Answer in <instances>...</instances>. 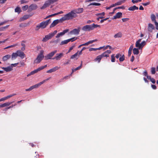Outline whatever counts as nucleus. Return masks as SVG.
Masks as SVG:
<instances>
[{
    "label": "nucleus",
    "mask_w": 158,
    "mask_h": 158,
    "mask_svg": "<svg viewBox=\"0 0 158 158\" xmlns=\"http://www.w3.org/2000/svg\"><path fill=\"white\" fill-rule=\"evenodd\" d=\"M60 40L59 39H57V40L53 41L52 42L55 44H57L58 42L60 41Z\"/></svg>",
    "instance_id": "69168bd1"
},
{
    "label": "nucleus",
    "mask_w": 158,
    "mask_h": 158,
    "mask_svg": "<svg viewBox=\"0 0 158 158\" xmlns=\"http://www.w3.org/2000/svg\"><path fill=\"white\" fill-rule=\"evenodd\" d=\"M155 24L156 25V29L158 30V23L156 21H155Z\"/></svg>",
    "instance_id": "338daca9"
},
{
    "label": "nucleus",
    "mask_w": 158,
    "mask_h": 158,
    "mask_svg": "<svg viewBox=\"0 0 158 158\" xmlns=\"http://www.w3.org/2000/svg\"><path fill=\"white\" fill-rule=\"evenodd\" d=\"M121 54L120 53H118V54H117L116 56H115V57L117 58V59H118V58L119 57H120V56H121Z\"/></svg>",
    "instance_id": "13d9d810"
},
{
    "label": "nucleus",
    "mask_w": 158,
    "mask_h": 158,
    "mask_svg": "<svg viewBox=\"0 0 158 158\" xmlns=\"http://www.w3.org/2000/svg\"><path fill=\"white\" fill-rule=\"evenodd\" d=\"M77 39V38H75V37H73L69 39H68L69 42L70 41L73 42L74 40H76Z\"/></svg>",
    "instance_id": "de8ad7c7"
},
{
    "label": "nucleus",
    "mask_w": 158,
    "mask_h": 158,
    "mask_svg": "<svg viewBox=\"0 0 158 158\" xmlns=\"http://www.w3.org/2000/svg\"><path fill=\"white\" fill-rule=\"evenodd\" d=\"M19 63L20 64V66H24L25 65V64L24 62L23 61L20 62Z\"/></svg>",
    "instance_id": "0e129e2a"
},
{
    "label": "nucleus",
    "mask_w": 158,
    "mask_h": 158,
    "mask_svg": "<svg viewBox=\"0 0 158 158\" xmlns=\"http://www.w3.org/2000/svg\"><path fill=\"white\" fill-rule=\"evenodd\" d=\"M57 33V31L55 30L53 32H51L48 34L45 35V37L43 38L42 40V41L45 42L48 40L51 39Z\"/></svg>",
    "instance_id": "39448f33"
},
{
    "label": "nucleus",
    "mask_w": 158,
    "mask_h": 158,
    "mask_svg": "<svg viewBox=\"0 0 158 158\" xmlns=\"http://www.w3.org/2000/svg\"><path fill=\"white\" fill-rule=\"evenodd\" d=\"M11 56L12 59L13 58L16 59L18 56L17 52H16L13 53L11 55Z\"/></svg>",
    "instance_id": "c85d7f7f"
},
{
    "label": "nucleus",
    "mask_w": 158,
    "mask_h": 158,
    "mask_svg": "<svg viewBox=\"0 0 158 158\" xmlns=\"http://www.w3.org/2000/svg\"><path fill=\"white\" fill-rule=\"evenodd\" d=\"M97 41L98 40L97 39H95L94 40L89 41H88V43H89V44H90L93 43L94 42Z\"/></svg>",
    "instance_id": "603ef678"
},
{
    "label": "nucleus",
    "mask_w": 158,
    "mask_h": 158,
    "mask_svg": "<svg viewBox=\"0 0 158 158\" xmlns=\"http://www.w3.org/2000/svg\"><path fill=\"white\" fill-rule=\"evenodd\" d=\"M79 51H78L76 53H75L74 54L72 55L70 57L71 59H73L74 58H76L77 56H78V57H79V55L78 54Z\"/></svg>",
    "instance_id": "5701e85b"
},
{
    "label": "nucleus",
    "mask_w": 158,
    "mask_h": 158,
    "mask_svg": "<svg viewBox=\"0 0 158 158\" xmlns=\"http://www.w3.org/2000/svg\"><path fill=\"white\" fill-rule=\"evenodd\" d=\"M56 15V14H55H55H52V15H49L47 16L44 19H48V18H49L51 17H52L55 16Z\"/></svg>",
    "instance_id": "3c124183"
},
{
    "label": "nucleus",
    "mask_w": 158,
    "mask_h": 158,
    "mask_svg": "<svg viewBox=\"0 0 158 158\" xmlns=\"http://www.w3.org/2000/svg\"><path fill=\"white\" fill-rule=\"evenodd\" d=\"M20 2H21V4H23V3H27L28 2L27 1L24 0H21Z\"/></svg>",
    "instance_id": "052dcab7"
},
{
    "label": "nucleus",
    "mask_w": 158,
    "mask_h": 158,
    "mask_svg": "<svg viewBox=\"0 0 158 158\" xmlns=\"http://www.w3.org/2000/svg\"><path fill=\"white\" fill-rule=\"evenodd\" d=\"M9 25H7L6 26L0 27V31H5V29L9 27Z\"/></svg>",
    "instance_id": "c9c22d12"
},
{
    "label": "nucleus",
    "mask_w": 158,
    "mask_h": 158,
    "mask_svg": "<svg viewBox=\"0 0 158 158\" xmlns=\"http://www.w3.org/2000/svg\"><path fill=\"white\" fill-rule=\"evenodd\" d=\"M60 68L58 66H56L53 68L48 70L47 73H52L55 72L56 71L58 70Z\"/></svg>",
    "instance_id": "dca6fc26"
},
{
    "label": "nucleus",
    "mask_w": 158,
    "mask_h": 158,
    "mask_svg": "<svg viewBox=\"0 0 158 158\" xmlns=\"http://www.w3.org/2000/svg\"><path fill=\"white\" fill-rule=\"evenodd\" d=\"M80 30V27H78L77 29H74L70 31V33L72 35H78L79 33Z\"/></svg>",
    "instance_id": "1a4fd4ad"
},
{
    "label": "nucleus",
    "mask_w": 158,
    "mask_h": 158,
    "mask_svg": "<svg viewBox=\"0 0 158 158\" xmlns=\"http://www.w3.org/2000/svg\"><path fill=\"white\" fill-rule=\"evenodd\" d=\"M37 72H38V71H37V69H35V70L31 72L30 73L28 74L27 75V77L29 76H30L33 75V74L35 73H36Z\"/></svg>",
    "instance_id": "72a5a7b5"
},
{
    "label": "nucleus",
    "mask_w": 158,
    "mask_h": 158,
    "mask_svg": "<svg viewBox=\"0 0 158 158\" xmlns=\"http://www.w3.org/2000/svg\"><path fill=\"white\" fill-rule=\"evenodd\" d=\"M7 99V98L6 97V96L5 97H3V98H1V99H0V102H1L2 101H5V100H6Z\"/></svg>",
    "instance_id": "6e6d98bb"
},
{
    "label": "nucleus",
    "mask_w": 158,
    "mask_h": 158,
    "mask_svg": "<svg viewBox=\"0 0 158 158\" xmlns=\"http://www.w3.org/2000/svg\"><path fill=\"white\" fill-rule=\"evenodd\" d=\"M69 43L68 40L62 41L60 44L61 45L67 44Z\"/></svg>",
    "instance_id": "c756f323"
},
{
    "label": "nucleus",
    "mask_w": 158,
    "mask_h": 158,
    "mask_svg": "<svg viewBox=\"0 0 158 158\" xmlns=\"http://www.w3.org/2000/svg\"><path fill=\"white\" fill-rule=\"evenodd\" d=\"M102 57L100 56V55L98 56L94 60L95 61H98V63H100V62L101 60L102 59Z\"/></svg>",
    "instance_id": "393cba45"
},
{
    "label": "nucleus",
    "mask_w": 158,
    "mask_h": 158,
    "mask_svg": "<svg viewBox=\"0 0 158 158\" xmlns=\"http://www.w3.org/2000/svg\"><path fill=\"white\" fill-rule=\"evenodd\" d=\"M16 95V94H11V95H10L7 96L6 97L7 98V99H8V98H10L15 95Z\"/></svg>",
    "instance_id": "5fc2aeb1"
},
{
    "label": "nucleus",
    "mask_w": 158,
    "mask_h": 158,
    "mask_svg": "<svg viewBox=\"0 0 158 158\" xmlns=\"http://www.w3.org/2000/svg\"><path fill=\"white\" fill-rule=\"evenodd\" d=\"M10 56H11L10 55H7L4 56L2 58V60L3 61H6L8 59L10 58Z\"/></svg>",
    "instance_id": "412c9836"
},
{
    "label": "nucleus",
    "mask_w": 158,
    "mask_h": 158,
    "mask_svg": "<svg viewBox=\"0 0 158 158\" xmlns=\"http://www.w3.org/2000/svg\"><path fill=\"white\" fill-rule=\"evenodd\" d=\"M151 73L152 74H154L156 73L155 68L154 67H152L151 69Z\"/></svg>",
    "instance_id": "c03bdc74"
},
{
    "label": "nucleus",
    "mask_w": 158,
    "mask_h": 158,
    "mask_svg": "<svg viewBox=\"0 0 158 158\" xmlns=\"http://www.w3.org/2000/svg\"><path fill=\"white\" fill-rule=\"evenodd\" d=\"M82 65V63H81L80 66L76 68L75 69H73L72 70V72H74L76 71H77V70H78L80 69L81 68Z\"/></svg>",
    "instance_id": "ea45409f"
},
{
    "label": "nucleus",
    "mask_w": 158,
    "mask_h": 158,
    "mask_svg": "<svg viewBox=\"0 0 158 158\" xmlns=\"http://www.w3.org/2000/svg\"><path fill=\"white\" fill-rule=\"evenodd\" d=\"M138 9L139 8L138 7L134 5L129 7L128 9V10L130 11H134L135 10H138Z\"/></svg>",
    "instance_id": "6ab92c4d"
},
{
    "label": "nucleus",
    "mask_w": 158,
    "mask_h": 158,
    "mask_svg": "<svg viewBox=\"0 0 158 158\" xmlns=\"http://www.w3.org/2000/svg\"><path fill=\"white\" fill-rule=\"evenodd\" d=\"M59 0H49L47 1L49 6L52 4H53L54 2L58 1Z\"/></svg>",
    "instance_id": "a878e982"
},
{
    "label": "nucleus",
    "mask_w": 158,
    "mask_h": 158,
    "mask_svg": "<svg viewBox=\"0 0 158 158\" xmlns=\"http://www.w3.org/2000/svg\"><path fill=\"white\" fill-rule=\"evenodd\" d=\"M1 68L6 72H10L13 70V67L10 66H8L7 67H2Z\"/></svg>",
    "instance_id": "2eb2a0df"
},
{
    "label": "nucleus",
    "mask_w": 158,
    "mask_h": 158,
    "mask_svg": "<svg viewBox=\"0 0 158 158\" xmlns=\"http://www.w3.org/2000/svg\"><path fill=\"white\" fill-rule=\"evenodd\" d=\"M57 52V50H55L50 53H49L47 55L45 56L44 57L45 60H48L49 59H51L52 58L53 56Z\"/></svg>",
    "instance_id": "0eeeda50"
},
{
    "label": "nucleus",
    "mask_w": 158,
    "mask_h": 158,
    "mask_svg": "<svg viewBox=\"0 0 158 158\" xmlns=\"http://www.w3.org/2000/svg\"><path fill=\"white\" fill-rule=\"evenodd\" d=\"M155 28L154 27L153 25L151 23H149L148 25V30L151 32Z\"/></svg>",
    "instance_id": "f3484780"
},
{
    "label": "nucleus",
    "mask_w": 158,
    "mask_h": 158,
    "mask_svg": "<svg viewBox=\"0 0 158 158\" xmlns=\"http://www.w3.org/2000/svg\"><path fill=\"white\" fill-rule=\"evenodd\" d=\"M51 23V19H49L46 21H43L40 23L39 24L37 25L35 28V30L38 31L40 28L44 29Z\"/></svg>",
    "instance_id": "f03ea898"
},
{
    "label": "nucleus",
    "mask_w": 158,
    "mask_h": 158,
    "mask_svg": "<svg viewBox=\"0 0 158 158\" xmlns=\"http://www.w3.org/2000/svg\"><path fill=\"white\" fill-rule=\"evenodd\" d=\"M126 0H121L119 2H117V6H119L121 5L123 3H124Z\"/></svg>",
    "instance_id": "e433bc0d"
},
{
    "label": "nucleus",
    "mask_w": 158,
    "mask_h": 158,
    "mask_svg": "<svg viewBox=\"0 0 158 158\" xmlns=\"http://www.w3.org/2000/svg\"><path fill=\"white\" fill-rule=\"evenodd\" d=\"M122 36V33L121 32H119L116 34L114 35V37L115 38H121Z\"/></svg>",
    "instance_id": "aec40b11"
},
{
    "label": "nucleus",
    "mask_w": 158,
    "mask_h": 158,
    "mask_svg": "<svg viewBox=\"0 0 158 158\" xmlns=\"http://www.w3.org/2000/svg\"><path fill=\"white\" fill-rule=\"evenodd\" d=\"M94 5V6H100L101 5V4H100L99 3L94 2V3H91L90 4H89L88 5V6H90V5Z\"/></svg>",
    "instance_id": "79ce46f5"
},
{
    "label": "nucleus",
    "mask_w": 158,
    "mask_h": 158,
    "mask_svg": "<svg viewBox=\"0 0 158 158\" xmlns=\"http://www.w3.org/2000/svg\"><path fill=\"white\" fill-rule=\"evenodd\" d=\"M86 49V48L85 47H84L82 48V49L80 51H79V53H78L79 55H81L82 54V51L85 50Z\"/></svg>",
    "instance_id": "8fccbe9b"
},
{
    "label": "nucleus",
    "mask_w": 158,
    "mask_h": 158,
    "mask_svg": "<svg viewBox=\"0 0 158 158\" xmlns=\"http://www.w3.org/2000/svg\"><path fill=\"white\" fill-rule=\"evenodd\" d=\"M91 26L92 27V30H93L94 28H97V27H99L100 28L101 27L100 25L97 24H95L94 23H93V24H92L91 25Z\"/></svg>",
    "instance_id": "7c9ffc66"
},
{
    "label": "nucleus",
    "mask_w": 158,
    "mask_h": 158,
    "mask_svg": "<svg viewBox=\"0 0 158 158\" xmlns=\"http://www.w3.org/2000/svg\"><path fill=\"white\" fill-rule=\"evenodd\" d=\"M141 40V39L139 40L136 42L135 44V47L137 48H138L139 49H140L141 48L143 47L146 44V42L145 41H143L140 43Z\"/></svg>",
    "instance_id": "423d86ee"
},
{
    "label": "nucleus",
    "mask_w": 158,
    "mask_h": 158,
    "mask_svg": "<svg viewBox=\"0 0 158 158\" xmlns=\"http://www.w3.org/2000/svg\"><path fill=\"white\" fill-rule=\"evenodd\" d=\"M115 56H114V54H112L111 56V61L112 62H115Z\"/></svg>",
    "instance_id": "37998d69"
},
{
    "label": "nucleus",
    "mask_w": 158,
    "mask_h": 158,
    "mask_svg": "<svg viewBox=\"0 0 158 158\" xmlns=\"http://www.w3.org/2000/svg\"><path fill=\"white\" fill-rule=\"evenodd\" d=\"M151 19L152 20V21H154V22H155V21H156V16L152 14L151 15Z\"/></svg>",
    "instance_id": "58836bf2"
},
{
    "label": "nucleus",
    "mask_w": 158,
    "mask_h": 158,
    "mask_svg": "<svg viewBox=\"0 0 158 158\" xmlns=\"http://www.w3.org/2000/svg\"><path fill=\"white\" fill-rule=\"evenodd\" d=\"M133 53L135 55H137L139 53V51L138 49L136 48H134L133 49Z\"/></svg>",
    "instance_id": "bb28decb"
},
{
    "label": "nucleus",
    "mask_w": 158,
    "mask_h": 158,
    "mask_svg": "<svg viewBox=\"0 0 158 158\" xmlns=\"http://www.w3.org/2000/svg\"><path fill=\"white\" fill-rule=\"evenodd\" d=\"M105 15V13L104 12L102 13L97 14L96 15L97 16H103Z\"/></svg>",
    "instance_id": "49530a36"
},
{
    "label": "nucleus",
    "mask_w": 158,
    "mask_h": 158,
    "mask_svg": "<svg viewBox=\"0 0 158 158\" xmlns=\"http://www.w3.org/2000/svg\"><path fill=\"white\" fill-rule=\"evenodd\" d=\"M12 103V102H7L3 104V107L10 106Z\"/></svg>",
    "instance_id": "473e14b6"
},
{
    "label": "nucleus",
    "mask_w": 158,
    "mask_h": 158,
    "mask_svg": "<svg viewBox=\"0 0 158 158\" xmlns=\"http://www.w3.org/2000/svg\"><path fill=\"white\" fill-rule=\"evenodd\" d=\"M15 12H17L18 14H19L21 12V10L19 7H17L15 9Z\"/></svg>",
    "instance_id": "2f4dec72"
},
{
    "label": "nucleus",
    "mask_w": 158,
    "mask_h": 158,
    "mask_svg": "<svg viewBox=\"0 0 158 158\" xmlns=\"http://www.w3.org/2000/svg\"><path fill=\"white\" fill-rule=\"evenodd\" d=\"M39 87V86L38 84H37L31 86L29 89H26L25 91H30L32 90L33 89L35 88H37Z\"/></svg>",
    "instance_id": "4468645a"
},
{
    "label": "nucleus",
    "mask_w": 158,
    "mask_h": 158,
    "mask_svg": "<svg viewBox=\"0 0 158 158\" xmlns=\"http://www.w3.org/2000/svg\"><path fill=\"white\" fill-rule=\"evenodd\" d=\"M91 25H87L82 27V30L85 31H90L92 30Z\"/></svg>",
    "instance_id": "6e6552de"
},
{
    "label": "nucleus",
    "mask_w": 158,
    "mask_h": 158,
    "mask_svg": "<svg viewBox=\"0 0 158 158\" xmlns=\"http://www.w3.org/2000/svg\"><path fill=\"white\" fill-rule=\"evenodd\" d=\"M100 56L102 58L103 57H108L109 56V55H107V54H106V53L104 52L103 53H102V54L100 55Z\"/></svg>",
    "instance_id": "a19ab883"
},
{
    "label": "nucleus",
    "mask_w": 158,
    "mask_h": 158,
    "mask_svg": "<svg viewBox=\"0 0 158 158\" xmlns=\"http://www.w3.org/2000/svg\"><path fill=\"white\" fill-rule=\"evenodd\" d=\"M129 19V18H123V19H122V20L123 21V22H125L127 21Z\"/></svg>",
    "instance_id": "bf43d9fd"
},
{
    "label": "nucleus",
    "mask_w": 158,
    "mask_h": 158,
    "mask_svg": "<svg viewBox=\"0 0 158 158\" xmlns=\"http://www.w3.org/2000/svg\"><path fill=\"white\" fill-rule=\"evenodd\" d=\"M30 17L29 15H24L23 17L22 18H20V19H22L23 20H26L28 19Z\"/></svg>",
    "instance_id": "4c0bfd02"
},
{
    "label": "nucleus",
    "mask_w": 158,
    "mask_h": 158,
    "mask_svg": "<svg viewBox=\"0 0 158 158\" xmlns=\"http://www.w3.org/2000/svg\"><path fill=\"white\" fill-rule=\"evenodd\" d=\"M17 52L18 53V56H19L22 59L25 57V55L23 52H22L20 50H18Z\"/></svg>",
    "instance_id": "ddd939ff"
},
{
    "label": "nucleus",
    "mask_w": 158,
    "mask_h": 158,
    "mask_svg": "<svg viewBox=\"0 0 158 158\" xmlns=\"http://www.w3.org/2000/svg\"><path fill=\"white\" fill-rule=\"evenodd\" d=\"M75 47V46L74 45H73V46H72V47H71L70 48L69 50H68V53H69V52H70L73 49V48H74V47Z\"/></svg>",
    "instance_id": "4d7b16f0"
},
{
    "label": "nucleus",
    "mask_w": 158,
    "mask_h": 158,
    "mask_svg": "<svg viewBox=\"0 0 158 158\" xmlns=\"http://www.w3.org/2000/svg\"><path fill=\"white\" fill-rule=\"evenodd\" d=\"M21 45L23 47L21 48V49L22 51H24L25 49V44L23 43H22L21 44Z\"/></svg>",
    "instance_id": "09e8293b"
},
{
    "label": "nucleus",
    "mask_w": 158,
    "mask_h": 158,
    "mask_svg": "<svg viewBox=\"0 0 158 158\" xmlns=\"http://www.w3.org/2000/svg\"><path fill=\"white\" fill-rule=\"evenodd\" d=\"M64 56V54L63 53H57L56 56L52 58V60L55 59L56 60H60Z\"/></svg>",
    "instance_id": "9d476101"
},
{
    "label": "nucleus",
    "mask_w": 158,
    "mask_h": 158,
    "mask_svg": "<svg viewBox=\"0 0 158 158\" xmlns=\"http://www.w3.org/2000/svg\"><path fill=\"white\" fill-rule=\"evenodd\" d=\"M38 8L37 6L35 4H32L29 7L28 12H30L31 11L36 9Z\"/></svg>",
    "instance_id": "9b49d317"
},
{
    "label": "nucleus",
    "mask_w": 158,
    "mask_h": 158,
    "mask_svg": "<svg viewBox=\"0 0 158 158\" xmlns=\"http://www.w3.org/2000/svg\"><path fill=\"white\" fill-rule=\"evenodd\" d=\"M107 55H109V54L111 52V51L110 50H107L105 52Z\"/></svg>",
    "instance_id": "680f3d73"
},
{
    "label": "nucleus",
    "mask_w": 158,
    "mask_h": 158,
    "mask_svg": "<svg viewBox=\"0 0 158 158\" xmlns=\"http://www.w3.org/2000/svg\"><path fill=\"white\" fill-rule=\"evenodd\" d=\"M18 45V43H17L16 44H14L13 45H11L10 46H8L5 48H4V49H8V48H11L14 47H15Z\"/></svg>",
    "instance_id": "cd10ccee"
},
{
    "label": "nucleus",
    "mask_w": 158,
    "mask_h": 158,
    "mask_svg": "<svg viewBox=\"0 0 158 158\" xmlns=\"http://www.w3.org/2000/svg\"><path fill=\"white\" fill-rule=\"evenodd\" d=\"M83 9L79 8L77 9L71 10L70 12L66 14V15L68 20L72 19L77 16L76 14H80L83 12Z\"/></svg>",
    "instance_id": "f257e3e1"
},
{
    "label": "nucleus",
    "mask_w": 158,
    "mask_h": 158,
    "mask_svg": "<svg viewBox=\"0 0 158 158\" xmlns=\"http://www.w3.org/2000/svg\"><path fill=\"white\" fill-rule=\"evenodd\" d=\"M29 8L28 6L27 5H26L22 7V9L23 10H26Z\"/></svg>",
    "instance_id": "a18cd8bd"
},
{
    "label": "nucleus",
    "mask_w": 158,
    "mask_h": 158,
    "mask_svg": "<svg viewBox=\"0 0 158 158\" xmlns=\"http://www.w3.org/2000/svg\"><path fill=\"white\" fill-rule=\"evenodd\" d=\"M133 48V45L132 44L130 46V48H129L128 51H132V50Z\"/></svg>",
    "instance_id": "e2e57ef3"
},
{
    "label": "nucleus",
    "mask_w": 158,
    "mask_h": 158,
    "mask_svg": "<svg viewBox=\"0 0 158 158\" xmlns=\"http://www.w3.org/2000/svg\"><path fill=\"white\" fill-rule=\"evenodd\" d=\"M51 77H48V78L43 81H42L41 82H40V83H38V84L39 85V86H40L42 84H43V83H44V82H45L46 81H48L49 80H50L51 78Z\"/></svg>",
    "instance_id": "b1692460"
},
{
    "label": "nucleus",
    "mask_w": 158,
    "mask_h": 158,
    "mask_svg": "<svg viewBox=\"0 0 158 158\" xmlns=\"http://www.w3.org/2000/svg\"><path fill=\"white\" fill-rule=\"evenodd\" d=\"M141 1V0H132V2L133 3H137L139 2H140Z\"/></svg>",
    "instance_id": "864d4df0"
},
{
    "label": "nucleus",
    "mask_w": 158,
    "mask_h": 158,
    "mask_svg": "<svg viewBox=\"0 0 158 158\" xmlns=\"http://www.w3.org/2000/svg\"><path fill=\"white\" fill-rule=\"evenodd\" d=\"M125 56L124 55H121V56L119 58V60L120 62L123 61L125 60Z\"/></svg>",
    "instance_id": "f704fd0d"
},
{
    "label": "nucleus",
    "mask_w": 158,
    "mask_h": 158,
    "mask_svg": "<svg viewBox=\"0 0 158 158\" xmlns=\"http://www.w3.org/2000/svg\"><path fill=\"white\" fill-rule=\"evenodd\" d=\"M69 20L66 15H64L63 17L61 18L60 19H57L53 21L50 26V28H52L56 26L60 22H62L64 21Z\"/></svg>",
    "instance_id": "7ed1b4c3"
},
{
    "label": "nucleus",
    "mask_w": 158,
    "mask_h": 158,
    "mask_svg": "<svg viewBox=\"0 0 158 158\" xmlns=\"http://www.w3.org/2000/svg\"><path fill=\"white\" fill-rule=\"evenodd\" d=\"M122 14L121 12H118L113 17V19H116L120 18L122 16Z\"/></svg>",
    "instance_id": "a211bd4d"
},
{
    "label": "nucleus",
    "mask_w": 158,
    "mask_h": 158,
    "mask_svg": "<svg viewBox=\"0 0 158 158\" xmlns=\"http://www.w3.org/2000/svg\"><path fill=\"white\" fill-rule=\"evenodd\" d=\"M150 81L151 82H152V83L153 84L155 83L156 82V81L155 79L153 78H152Z\"/></svg>",
    "instance_id": "774afa93"
},
{
    "label": "nucleus",
    "mask_w": 158,
    "mask_h": 158,
    "mask_svg": "<svg viewBox=\"0 0 158 158\" xmlns=\"http://www.w3.org/2000/svg\"><path fill=\"white\" fill-rule=\"evenodd\" d=\"M44 51L43 50L40 51V53L38 55L37 58L34 60V63L38 64L40 63L44 57Z\"/></svg>",
    "instance_id": "20e7f679"
},
{
    "label": "nucleus",
    "mask_w": 158,
    "mask_h": 158,
    "mask_svg": "<svg viewBox=\"0 0 158 158\" xmlns=\"http://www.w3.org/2000/svg\"><path fill=\"white\" fill-rule=\"evenodd\" d=\"M69 31V29H67L64 30L62 32L58 33L56 36V38H58L60 36H62L64 35L66 33Z\"/></svg>",
    "instance_id": "f8f14e48"
},
{
    "label": "nucleus",
    "mask_w": 158,
    "mask_h": 158,
    "mask_svg": "<svg viewBox=\"0 0 158 158\" xmlns=\"http://www.w3.org/2000/svg\"><path fill=\"white\" fill-rule=\"evenodd\" d=\"M49 6V5L46 1L45 2L44 5L40 8V9H44Z\"/></svg>",
    "instance_id": "4be33fe9"
}]
</instances>
